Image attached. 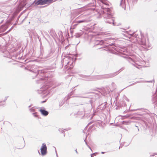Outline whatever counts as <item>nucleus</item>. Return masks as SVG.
Here are the masks:
<instances>
[{"instance_id": "39448f33", "label": "nucleus", "mask_w": 157, "mask_h": 157, "mask_svg": "<svg viewBox=\"0 0 157 157\" xmlns=\"http://www.w3.org/2000/svg\"><path fill=\"white\" fill-rule=\"evenodd\" d=\"M88 18L85 15L82 14L77 17L75 20L76 23H86L89 21Z\"/></svg>"}, {"instance_id": "ddd939ff", "label": "nucleus", "mask_w": 157, "mask_h": 157, "mask_svg": "<svg viewBox=\"0 0 157 157\" xmlns=\"http://www.w3.org/2000/svg\"><path fill=\"white\" fill-rule=\"evenodd\" d=\"M117 73H114L112 74H108L106 76V78H109L113 77L115 76H116L117 75Z\"/></svg>"}, {"instance_id": "423d86ee", "label": "nucleus", "mask_w": 157, "mask_h": 157, "mask_svg": "<svg viewBox=\"0 0 157 157\" xmlns=\"http://www.w3.org/2000/svg\"><path fill=\"white\" fill-rule=\"evenodd\" d=\"M56 1V0H38L34 2L37 5H44L46 4H50Z\"/></svg>"}, {"instance_id": "b1692460", "label": "nucleus", "mask_w": 157, "mask_h": 157, "mask_svg": "<svg viewBox=\"0 0 157 157\" xmlns=\"http://www.w3.org/2000/svg\"><path fill=\"white\" fill-rule=\"evenodd\" d=\"M89 9H90L92 10H93L94 9L93 8H90Z\"/></svg>"}, {"instance_id": "1a4fd4ad", "label": "nucleus", "mask_w": 157, "mask_h": 157, "mask_svg": "<svg viewBox=\"0 0 157 157\" xmlns=\"http://www.w3.org/2000/svg\"><path fill=\"white\" fill-rule=\"evenodd\" d=\"M41 154L43 155H45L47 153V147L45 144L43 143L40 148Z\"/></svg>"}, {"instance_id": "a211bd4d", "label": "nucleus", "mask_w": 157, "mask_h": 157, "mask_svg": "<svg viewBox=\"0 0 157 157\" xmlns=\"http://www.w3.org/2000/svg\"><path fill=\"white\" fill-rule=\"evenodd\" d=\"M63 130L62 128H59V131L61 133H62L63 132Z\"/></svg>"}, {"instance_id": "2eb2a0df", "label": "nucleus", "mask_w": 157, "mask_h": 157, "mask_svg": "<svg viewBox=\"0 0 157 157\" xmlns=\"http://www.w3.org/2000/svg\"><path fill=\"white\" fill-rule=\"evenodd\" d=\"M100 1L102 3L105 4L106 5H107L108 4L107 2L105 0H100Z\"/></svg>"}, {"instance_id": "7ed1b4c3", "label": "nucleus", "mask_w": 157, "mask_h": 157, "mask_svg": "<svg viewBox=\"0 0 157 157\" xmlns=\"http://www.w3.org/2000/svg\"><path fill=\"white\" fill-rule=\"evenodd\" d=\"M39 76L40 80H37V81L38 82V83H43L42 88H45V89H46L51 86L52 83L50 82H49L50 78L44 76V75H40Z\"/></svg>"}, {"instance_id": "473e14b6", "label": "nucleus", "mask_w": 157, "mask_h": 157, "mask_svg": "<svg viewBox=\"0 0 157 157\" xmlns=\"http://www.w3.org/2000/svg\"><path fill=\"white\" fill-rule=\"evenodd\" d=\"M136 67L137 68H138L139 69V67Z\"/></svg>"}, {"instance_id": "72a5a7b5", "label": "nucleus", "mask_w": 157, "mask_h": 157, "mask_svg": "<svg viewBox=\"0 0 157 157\" xmlns=\"http://www.w3.org/2000/svg\"><path fill=\"white\" fill-rule=\"evenodd\" d=\"M1 102H0V103H1ZM1 105H0V106H1Z\"/></svg>"}, {"instance_id": "f257e3e1", "label": "nucleus", "mask_w": 157, "mask_h": 157, "mask_svg": "<svg viewBox=\"0 0 157 157\" xmlns=\"http://www.w3.org/2000/svg\"><path fill=\"white\" fill-rule=\"evenodd\" d=\"M129 34L131 36H134L136 38V40L137 41V42L140 44L143 45L144 48L146 49L150 48L151 46L149 43L148 40H147L145 39L144 37L142 36L141 34H140V36L141 38H139V36L138 34H136L129 33Z\"/></svg>"}, {"instance_id": "0eeeda50", "label": "nucleus", "mask_w": 157, "mask_h": 157, "mask_svg": "<svg viewBox=\"0 0 157 157\" xmlns=\"http://www.w3.org/2000/svg\"><path fill=\"white\" fill-rule=\"evenodd\" d=\"M56 1V0H38L34 2L37 5H44L46 4H50Z\"/></svg>"}, {"instance_id": "5701e85b", "label": "nucleus", "mask_w": 157, "mask_h": 157, "mask_svg": "<svg viewBox=\"0 0 157 157\" xmlns=\"http://www.w3.org/2000/svg\"><path fill=\"white\" fill-rule=\"evenodd\" d=\"M34 109H30V110L31 111H33Z\"/></svg>"}, {"instance_id": "393cba45", "label": "nucleus", "mask_w": 157, "mask_h": 157, "mask_svg": "<svg viewBox=\"0 0 157 157\" xmlns=\"http://www.w3.org/2000/svg\"><path fill=\"white\" fill-rule=\"evenodd\" d=\"M78 25V24H75V25H74V26H77Z\"/></svg>"}, {"instance_id": "4be33fe9", "label": "nucleus", "mask_w": 157, "mask_h": 157, "mask_svg": "<svg viewBox=\"0 0 157 157\" xmlns=\"http://www.w3.org/2000/svg\"><path fill=\"white\" fill-rule=\"evenodd\" d=\"M81 114L82 115V117L84 116L85 115L84 112H83Z\"/></svg>"}, {"instance_id": "9b49d317", "label": "nucleus", "mask_w": 157, "mask_h": 157, "mask_svg": "<svg viewBox=\"0 0 157 157\" xmlns=\"http://www.w3.org/2000/svg\"><path fill=\"white\" fill-rule=\"evenodd\" d=\"M104 41L102 40H96L94 43L95 45H98L99 44L102 45L104 43Z\"/></svg>"}, {"instance_id": "dca6fc26", "label": "nucleus", "mask_w": 157, "mask_h": 157, "mask_svg": "<svg viewBox=\"0 0 157 157\" xmlns=\"http://www.w3.org/2000/svg\"><path fill=\"white\" fill-rule=\"evenodd\" d=\"M88 0H79V2L80 3H82L85 2H86Z\"/></svg>"}, {"instance_id": "bb28decb", "label": "nucleus", "mask_w": 157, "mask_h": 157, "mask_svg": "<svg viewBox=\"0 0 157 157\" xmlns=\"http://www.w3.org/2000/svg\"><path fill=\"white\" fill-rule=\"evenodd\" d=\"M75 151H76V153L77 154V153H78V152H77V149H76V150H75Z\"/></svg>"}, {"instance_id": "9d476101", "label": "nucleus", "mask_w": 157, "mask_h": 157, "mask_svg": "<svg viewBox=\"0 0 157 157\" xmlns=\"http://www.w3.org/2000/svg\"><path fill=\"white\" fill-rule=\"evenodd\" d=\"M40 111L44 116H46L48 114V112L45 110L44 107H42L40 110Z\"/></svg>"}, {"instance_id": "f03ea898", "label": "nucleus", "mask_w": 157, "mask_h": 157, "mask_svg": "<svg viewBox=\"0 0 157 157\" xmlns=\"http://www.w3.org/2000/svg\"><path fill=\"white\" fill-rule=\"evenodd\" d=\"M103 17L105 18V21L106 23H112L113 25H116L114 22V20L112 18L110 10L109 8H105L104 9L102 14Z\"/></svg>"}, {"instance_id": "2f4dec72", "label": "nucleus", "mask_w": 157, "mask_h": 157, "mask_svg": "<svg viewBox=\"0 0 157 157\" xmlns=\"http://www.w3.org/2000/svg\"><path fill=\"white\" fill-rule=\"evenodd\" d=\"M92 6H94V4L93 5V4H92Z\"/></svg>"}, {"instance_id": "a878e982", "label": "nucleus", "mask_w": 157, "mask_h": 157, "mask_svg": "<svg viewBox=\"0 0 157 157\" xmlns=\"http://www.w3.org/2000/svg\"><path fill=\"white\" fill-rule=\"evenodd\" d=\"M56 156H57V157H58V155H57V152H56Z\"/></svg>"}, {"instance_id": "20e7f679", "label": "nucleus", "mask_w": 157, "mask_h": 157, "mask_svg": "<svg viewBox=\"0 0 157 157\" xmlns=\"http://www.w3.org/2000/svg\"><path fill=\"white\" fill-rule=\"evenodd\" d=\"M32 70H30L32 72L31 75L33 79L35 78L39 74L44 73L41 69V68L36 66H34Z\"/></svg>"}, {"instance_id": "cd10ccee", "label": "nucleus", "mask_w": 157, "mask_h": 157, "mask_svg": "<svg viewBox=\"0 0 157 157\" xmlns=\"http://www.w3.org/2000/svg\"><path fill=\"white\" fill-rule=\"evenodd\" d=\"M45 101H41V103H44V102H45Z\"/></svg>"}, {"instance_id": "f8f14e48", "label": "nucleus", "mask_w": 157, "mask_h": 157, "mask_svg": "<svg viewBox=\"0 0 157 157\" xmlns=\"http://www.w3.org/2000/svg\"><path fill=\"white\" fill-rule=\"evenodd\" d=\"M7 28L6 25H2L0 27V32H4Z\"/></svg>"}, {"instance_id": "aec40b11", "label": "nucleus", "mask_w": 157, "mask_h": 157, "mask_svg": "<svg viewBox=\"0 0 157 157\" xmlns=\"http://www.w3.org/2000/svg\"><path fill=\"white\" fill-rule=\"evenodd\" d=\"M155 101L157 102V96L155 98Z\"/></svg>"}, {"instance_id": "6e6552de", "label": "nucleus", "mask_w": 157, "mask_h": 157, "mask_svg": "<svg viewBox=\"0 0 157 157\" xmlns=\"http://www.w3.org/2000/svg\"><path fill=\"white\" fill-rule=\"evenodd\" d=\"M67 61L66 63H67V64L69 65H71V64H73L74 62V59L71 57L67 56L64 58L63 62V63H65L66 61Z\"/></svg>"}, {"instance_id": "f3484780", "label": "nucleus", "mask_w": 157, "mask_h": 157, "mask_svg": "<svg viewBox=\"0 0 157 157\" xmlns=\"http://www.w3.org/2000/svg\"><path fill=\"white\" fill-rule=\"evenodd\" d=\"M84 141L85 142V143H86V144L87 145V147L92 151V149H91V148H90V147L88 145L87 142L86 141V140H84Z\"/></svg>"}, {"instance_id": "4468645a", "label": "nucleus", "mask_w": 157, "mask_h": 157, "mask_svg": "<svg viewBox=\"0 0 157 157\" xmlns=\"http://www.w3.org/2000/svg\"><path fill=\"white\" fill-rule=\"evenodd\" d=\"M82 33H82V32L79 33H76L75 36L76 37H79L82 35Z\"/></svg>"}, {"instance_id": "c756f323", "label": "nucleus", "mask_w": 157, "mask_h": 157, "mask_svg": "<svg viewBox=\"0 0 157 157\" xmlns=\"http://www.w3.org/2000/svg\"><path fill=\"white\" fill-rule=\"evenodd\" d=\"M113 43H112V44H110L109 45H113Z\"/></svg>"}, {"instance_id": "c85d7f7f", "label": "nucleus", "mask_w": 157, "mask_h": 157, "mask_svg": "<svg viewBox=\"0 0 157 157\" xmlns=\"http://www.w3.org/2000/svg\"><path fill=\"white\" fill-rule=\"evenodd\" d=\"M122 0H121V2L120 4V5L121 6V2H122Z\"/></svg>"}, {"instance_id": "7c9ffc66", "label": "nucleus", "mask_w": 157, "mask_h": 157, "mask_svg": "<svg viewBox=\"0 0 157 157\" xmlns=\"http://www.w3.org/2000/svg\"><path fill=\"white\" fill-rule=\"evenodd\" d=\"M104 153V152H101V153H102V154H103V153Z\"/></svg>"}, {"instance_id": "6ab92c4d", "label": "nucleus", "mask_w": 157, "mask_h": 157, "mask_svg": "<svg viewBox=\"0 0 157 157\" xmlns=\"http://www.w3.org/2000/svg\"><path fill=\"white\" fill-rule=\"evenodd\" d=\"M96 153H93V154H91V157H93L94 155H95V154H96Z\"/></svg>"}, {"instance_id": "412c9836", "label": "nucleus", "mask_w": 157, "mask_h": 157, "mask_svg": "<svg viewBox=\"0 0 157 157\" xmlns=\"http://www.w3.org/2000/svg\"><path fill=\"white\" fill-rule=\"evenodd\" d=\"M33 116L34 117H36V114L35 113H33Z\"/></svg>"}]
</instances>
